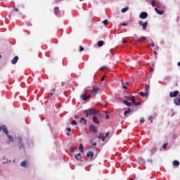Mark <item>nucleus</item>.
<instances>
[{
  "mask_svg": "<svg viewBox=\"0 0 180 180\" xmlns=\"http://www.w3.org/2000/svg\"><path fill=\"white\" fill-rule=\"evenodd\" d=\"M105 67L103 66V67H101V68H100V70H101V71H102V70H105Z\"/></svg>",
  "mask_w": 180,
  "mask_h": 180,
  "instance_id": "46",
  "label": "nucleus"
},
{
  "mask_svg": "<svg viewBox=\"0 0 180 180\" xmlns=\"http://www.w3.org/2000/svg\"><path fill=\"white\" fill-rule=\"evenodd\" d=\"M154 54H155L157 56V51H154Z\"/></svg>",
  "mask_w": 180,
  "mask_h": 180,
  "instance_id": "55",
  "label": "nucleus"
},
{
  "mask_svg": "<svg viewBox=\"0 0 180 180\" xmlns=\"http://www.w3.org/2000/svg\"><path fill=\"white\" fill-rule=\"evenodd\" d=\"M99 92V87L97 86H93V91H92V95L93 96H96V94Z\"/></svg>",
  "mask_w": 180,
  "mask_h": 180,
  "instance_id": "6",
  "label": "nucleus"
},
{
  "mask_svg": "<svg viewBox=\"0 0 180 180\" xmlns=\"http://www.w3.org/2000/svg\"><path fill=\"white\" fill-rule=\"evenodd\" d=\"M109 134H110V133H109V132H107V133L105 134V138L109 137Z\"/></svg>",
  "mask_w": 180,
  "mask_h": 180,
  "instance_id": "43",
  "label": "nucleus"
},
{
  "mask_svg": "<svg viewBox=\"0 0 180 180\" xmlns=\"http://www.w3.org/2000/svg\"><path fill=\"white\" fill-rule=\"evenodd\" d=\"M54 13L55 15H60V8L58 7L54 8Z\"/></svg>",
  "mask_w": 180,
  "mask_h": 180,
  "instance_id": "20",
  "label": "nucleus"
},
{
  "mask_svg": "<svg viewBox=\"0 0 180 180\" xmlns=\"http://www.w3.org/2000/svg\"><path fill=\"white\" fill-rule=\"evenodd\" d=\"M148 17V13H147V12H142L139 15V18L141 19H147Z\"/></svg>",
  "mask_w": 180,
  "mask_h": 180,
  "instance_id": "8",
  "label": "nucleus"
},
{
  "mask_svg": "<svg viewBox=\"0 0 180 180\" xmlns=\"http://www.w3.org/2000/svg\"><path fill=\"white\" fill-rule=\"evenodd\" d=\"M131 102H132V103H133L134 105L136 104V98L134 97V96H132L131 97Z\"/></svg>",
  "mask_w": 180,
  "mask_h": 180,
  "instance_id": "28",
  "label": "nucleus"
},
{
  "mask_svg": "<svg viewBox=\"0 0 180 180\" xmlns=\"http://www.w3.org/2000/svg\"><path fill=\"white\" fill-rule=\"evenodd\" d=\"M18 142H19V148L22 149V148H25V146H23V144H22V139L19 138L18 139Z\"/></svg>",
  "mask_w": 180,
  "mask_h": 180,
  "instance_id": "15",
  "label": "nucleus"
},
{
  "mask_svg": "<svg viewBox=\"0 0 180 180\" xmlns=\"http://www.w3.org/2000/svg\"><path fill=\"white\" fill-rule=\"evenodd\" d=\"M105 119H107L108 120H109V119H110V117L109 116V115H107L105 116Z\"/></svg>",
  "mask_w": 180,
  "mask_h": 180,
  "instance_id": "42",
  "label": "nucleus"
},
{
  "mask_svg": "<svg viewBox=\"0 0 180 180\" xmlns=\"http://www.w3.org/2000/svg\"><path fill=\"white\" fill-rule=\"evenodd\" d=\"M80 98L82 99V101H86L88 99V97L86 96V92H85L84 94L81 95Z\"/></svg>",
  "mask_w": 180,
  "mask_h": 180,
  "instance_id": "14",
  "label": "nucleus"
},
{
  "mask_svg": "<svg viewBox=\"0 0 180 180\" xmlns=\"http://www.w3.org/2000/svg\"><path fill=\"white\" fill-rule=\"evenodd\" d=\"M101 81H105V77H103L101 78Z\"/></svg>",
  "mask_w": 180,
  "mask_h": 180,
  "instance_id": "51",
  "label": "nucleus"
},
{
  "mask_svg": "<svg viewBox=\"0 0 180 180\" xmlns=\"http://www.w3.org/2000/svg\"><path fill=\"white\" fill-rule=\"evenodd\" d=\"M150 46H151L152 47H154V44H150V45L148 46V47H150Z\"/></svg>",
  "mask_w": 180,
  "mask_h": 180,
  "instance_id": "50",
  "label": "nucleus"
},
{
  "mask_svg": "<svg viewBox=\"0 0 180 180\" xmlns=\"http://www.w3.org/2000/svg\"><path fill=\"white\" fill-rule=\"evenodd\" d=\"M122 43H123L124 44H126V43H127V41L123 39V40H122Z\"/></svg>",
  "mask_w": 180,
  "mask_h": 180,
  "instance_id": "45",
  "label": "nucleus"
},
{
  "mask_svg": "<svg viewBox=\"0 0 180 180\" xmlns=\"http://www.w3.org/2000/svg\"><path fill=\"white\" fill-rule=\"evenodd\" d=\"M121 82L123 89H127V86H129V82H127L126 84H123V80H122Z\"/></svg>",
  "mask_w": 180,
  "mask_h": 180,
  "instance_id": "19",
  "label": "nucleus"
},
{
  "mask_svg": "<svg viewBox=\"0 0 180 180\" xmlns=\"http://www.w3.org/2000/svg\"><path fill=\"white\" fill-rule=\"evenodd\" d=\"M91 95H88L87 96V99H89V98H91Z\"/></svg>",
  "mask_w": 180,
  "mask_h": 180,
  "instance_id": "52",
  "label": "nucleus"
},
{
  "mask_svg": "<svg viewBox=\"0 0 180 180\" xmlns=\"http://www.w3.org/2000/svg\"><path fill=\"white\" fill-rule=\"evenodd\" d=\"M86 156L89 158L90 157L91 160H92V158H94V152L88 151L86 153Z\"/></svg>",
  "mask_w": 180,
  "mask_h": 180,
  "instance_id": "12",
  "label": "nucleus"
},
{
  "mask_svg": "<svg viewBox=\"0 0 180 180\" xmlns=\"http://www.w3.org/2000/svg\"><path fill=\"white\" fill-rule=\"evenodd\" d=\"M103 41H99L98 42V47H102V46H103Z\"/></svg>",
  "mask_w": 180,
  "mask_h": 180,
  "instance_id": "31",
  "label": "nucleus"
},
{
  "mask_svg": "<svg viewBox=\"0 0 180 180\" xmlns=\"http://www.w3.org/2000/svg\"><path fill=\"white\" fill-rule=\"evenodd\" d=\"M85 49H84V47H82V46H79V51H84Z\"/></svg>",
  "mask_w": 180,
  "mask_h": 180,
  "instance_id": "37",
  "label": "nucleus"
},
{
  "mask_svg": "<svg viewBox=\"0 0 180 180\" xmlns=\"http://www.w3.org/2000/svg\"><path fill=\"white\" fill-rule=\"evenodd\" d=\"M89 131L91 133H98V127H96L95 124H91L89 127Z\"/></svg>",
  "mask_w": 180,
  "mask_h": 180,
  "instance_id": "4",
  "label": "nucleus"
},
{
  "mask_svg": "<svg viewBox=\"0 0 180 180\" xmlns=\"http://www.w3.org/2000/svg\"><path fill=\"white\" fill-rule=\"evenodd\" d=\"M2 56L0 55V58H1Z\"/></svg>",
  "mask_w": 180,
  "mask_h": 180,
  "instance_id": "58",
  "label": "nucleus"
},
{
  "mask_svg": "<svg viewBox=\"0 0 180 180\" xmlns=\"http://www.w3.org/2000/svg\"><path fill=\"white\" fill-rule=\"evenodd\" d=\"M66 130H67L68 131H71V128H66Z\"/></svg>",
  "mask_w": 180,
  "mask_h": 180,
  "instance_id": "49",
  "label": "nucleus"
},
{
  "mask_svg": "<svg viewBox=\"0 0 180 180\" xmlns=\"http://www.w3.org/2000/svg\"><path fill=\"white\" fill-rule=\"evenodd\" d=\"M141 40H143V41H146V40H147V37H141V38H137L136 39V41H139V42H140V41H141Z\"/></svg>",
  "mask_w": 180,
  "mask_h": 180,
  "instance_id": "18",
  "label": "nucleus"
},
{
  "mask_svg": "<svg viewBox=\"0 0 180 180\" xmlns=\"http://www.w3.org/2000/svg\"><path fill=\"white\" fill-rule=\"evenodd\" d=\"M173 165H174V167H178V165H179V161L174 160L173 161Z\"/></svg>",
  "mask_w": 180,
  "mask_h": 180,
  "instance_id": "26",
  "label": "nucleus"
},
{
  "mask_svg": "<svg viewBox=\"0 0 180 180\" xmlns=\"http://www.w3.org/2000/svg\"><path fill=\"white\" fill-rule=\"evenodd\" d=\"M167 146H168V143H164L162 146V148H165V150H167Z\"/></svg>",
  "mask_w": 180,
  "mask_h": 180,
  "instance_id": "34",
  "label": "nucleus"
},
{
  "mask_svg": "<svg viewBox=\"0 0 180 180\" xmlns=\"http://www.w3.org/2000/svg\"><path fill=\"white\" fill-rule=\"evenodd\" d=\"M178 67H180V61L177 63Z\"/></svg>",
  "mask_w": 180,
  "mask_h": 180,
  "instance_id": "53",
  "label": "nucleus"
},
{
  "mask_svg": "<svg viewBox=\"0 0 180 180\" xmlns=\"http://www.w3.org/2000/svg\"><path fill=\"white\" fill-rule=\"evenodd\" d=\"M3 127H4V126H2V127L0 126V131H2V130H4V128H3Z\"/></svg>",
  "mask_w": 180,
  "mask_h": 180,
  "instance_id": "47",
  "label": "nucleus"
},
{
  "mask_svg": "<svg viewBox=\"0 0 180 180\" xmlns=\"http://www.w3.org/2000/svg\"><path fill=\"white\" fill-rule=\"evenodd\" d=\"M139 95L141 96H142V97H145V98H147V96H148V93L147 92H143V91H141L140 93H139Z\"/></svg>",
  "mask_w": 180,
  "mask_h": 180,
  "instance_id": "17",
  "label": "nucleus"
},
{
  "mask_svg": "<svg viewBox=\"0 0 180 180\" xmlns=\"http://www.w3.org/2000/svg\"><path fill=\"white\" fill-rule=\"evenodd\" d=\"M140 123H144V117H141Z\"/></svg>",
  "mask_w": 180,
  "mask_h": 180,
  "instance_id": "39",
  "label": "nucleus"
},
{
  "mask_svg": "<svg viewBox=\"0 0 180 180\" xmlns=\"http://www.w3.org/2000/svg\"><path fill=\"white\" fill-rule=\"evenodd\" d=\"M84 113L86 115V117H89V115L95 116L96 115L98 117H102V115L101 114L99 110H98L96 109H94V108H89V109H87V110H84Z\"/></svg>",
  "mask_w": 180,
  "mask_h": 180,
  "instance_id": "1",
  "label": "nucleus"
},
{
  "mask_svg": "<svg viewBox=\"0 0 180 180\" xmlns=\"http://www.w3.org/2000/svg\"><path fill=\"white\" fill-rule=\"evenodd\" d=\"M80 123H83V124H84V126H86V124H88V120H85V118H84V117H81Z\"/></svg>",
  "mask_w": 180,
  "mask_h": 180,
  "instance_id": "11",
  "label": "nucleus"
},
{
  "mask_svg": "<svg viewBox=\"0 0 180 180\" xmlns=\"http://www.w3.org/2000/svg\"><path fill=\"white\" fill-rule=\"evenodd\" d=\"M26 164H27V162L26 160L22 161V162H21V167H24L26 168V167H27V166L26 165Z\"/></svg>",
  "mask_w": 180,
  "mask_h": 180,
  "instance_id": "27",
  "label": "nucleus"
},
{
  "mask_svg": "<svg viewBox=\"0 0 180 180\" xmlns=\"http://www.w3.org/2000/svg\"><path fill=\"white\" fill-rule=\"evenodd\" d=\"M99 117L97 115H94L93 117V122L95 123V124H99Z\"/></svg>",
  "mask_w": 180,
  "mask_h": 180,
  "instance_id": "9",
  "label": "nucleus"
},
{
  "mask_svg": "<svg viewBox=\"0 0 180 180\" xmlns=\"http://www.w3.org/2000/svg\"><path fill=\"white\" fill-rule=\"evenodd\" d=\"M3 131L5 133V134H6V136H8V141L13 142V137L9 135V131H8V129H6V126L3 125Z\"/></svg>",
  "mask_w": 180,
  "mask_h": 180,
  "instance_id": "3",
  "label": "nucleus"
},
{
  "mask_svg": "<svg viewBox=\"0 0 180 180\" xmlns=\"http://www.w3.org/2000/svg\"><path fill=\"white\" fill-rule=\"evenodd\" d=\"M103 136V135L102 134V133H99V135L97 137L98 139H102Z\"/></svg>",
  "mask_w": 180,
  "mask_h": 180,
  "instance_id": "38",
  "label": "nucleus"
},
{
  "mask_svg": "<svg viewBox=\"0 0 180 180\" xmlns=\"http://www.w3.org/2000/svg\"><path fill=\"white\" fill-rule=\"evenodd\" d=\"M56 94V89H52L50 91V96H53Z\"/></svg>",
  "mask_w": 180,
  "mask_h": 180,
  "instance_id": "24",
  "label": "nucleus"
},
{
  "mask_svg": "<svg viewBox=\"0 0 180 180\" xmlns=\"http://www.w3.org/2000/svg\"><path fill=\"white\" fill-rule=\"evenodd\" d=\"M179 94V91L178 90H176L174 91H172L169 93L170 98H176V96H178V94Z\"/></svg>",
  "mask_w": 180,
  "mask_h": 180,
  "instance_id": "7",
  "label": "nucleus"
},
{
  "mask_svg": "<svg viewBox=\"0 0 180 180\" xmlns=\"http://www.w3.org/2000/svg\"><path fill=\"white\" fill-rule=\"evenodd\" d=\"M75 119H79V117L78 115H75Z\"/></svg>",
  "mask_w": 180,
  "mask_h": 180,
  "instance_id": "48",
  "label": "nucleus"
},
{
  "mask_svg": "<svg viewBox=\"0 0 180 180\" xmlns=\"http://www.w3.org/2000/svg\"><path fill=\"white\" fill-rule=\"evenodd\" d=\"M66 134H67V136H70V133H67Z\"/></svg>",
  "mask_w": 180,
  "mask_h": 180,
  "instance_id": "56",
  "label": "nucleus"
},
{
  "mask_svg": "<svg viewBox=\"0 0 180 180\" xmlns=\"http://www.w3.org/2000/svg\"><path fill=\"white\" fill-rule=\"evenodd\" d=\"M135 106H139V105H141V103L140 101L135 103Z\"/></svg>",
  "mask_w": 180,
  "mask_h": 180,
  "instance_id": "41",
  "label": "nucleus"
},
{
  "mask_svg": "<svg viewBox=\"0 0 180 180\" xmlns=\"http://www.w3.org/2000/svg\"><path fill=\"white\" fill-rule=\"evenodd\" d=\"M155 12L158 13V15H164V11L158 10L157 8H155Z\"/></svg>",
  "mask_w": 180,
  "mask_h": 180,
  "instance_id": "16",
  "label": "nucleus"
},
{
  "mask_svg": "<svg viewBox=\"0 0 180 180\" xmlns=\"http://www.w3.org/2000/svg\"><path fill=\"white\" fill-rule=\"evenodd\" d=\"M92 145L95 146H96V143L94 142V143H92Z\"/></svg>",
  "mask_w": 180,
  "mask_h": 180,
  "instance_id": "54",
  "label": "nucleus"
},
{
  "mask_svg": "<svg viewBox=\"0 0 180 180\" xmlns=\"http://www.w3.org/2000/svg\"><path fill=\"white\" fill-rule=\"evenodd\" d=\"M121 25H122V26H127V23H126V22H124V23H122Z\"/></svg>",
  "mask_w": 180,
  "mask_h": 180,
  "instance_id": "44",
  "label": "nucleus"
},
{
  "mask_svg": "<svg viewBox=\"0 0 180 180\" xmlns=\"http://www.w3.org/2000/svg\"><path fill=\"white\" fill-rule=\"evenodd\" d=\"M123 103H124V105H126L127 106H131V103H129V101L124 100Z\"/></svg>",
  "mask_w": 180,
  "mask_h": 180,
  "instance_id": "22",
  "label": "nucleus"
},
{
  "mask_svg": "<svg viewBox=\"0 0 180 180\" xmlns=\"http://www.w3.org/2000/svg\"><path fill=\"white\" fill-rule=\"evenodd\" d=\"M148 121L150 122V123H153V116H149Z\"/></svg>",
  "mask_w": 180,
  "mask_h": 180,
  "instance_id": "35",
  "label": "nucleus"
},
{
  "mask_svg": "<svg viewBox=\"0 0 180 180\" xmlns=\"http://www.w3.org/2000/svg\"><path fill=\"white\" fill-rule=\"evenodd\" d=\"M18 12H19V9H18V8H16V6H14L13 10L11 11V13L8 15V18L12 19V16L13 18H16V16H20L21 13H18Z\"/></svg>",
  "mask_w": 180,
  "mask_h": 180,
  "instance_id": "2",
  "label": "nucleus"
},
{
  "mask_svg": "<svg viewBox=\"0 0 180 180\" xmlns=\"http://www.w3.org/2000/svg\"><path fill=\"white\" fill-rule=\"evenodd\" d=\"M71 124H72V126H77V121L72 120V121L71 122Z\"/></svg>",
  "mask_w": 180,
  "mask_h": 180,
  "instance_id": "33",
  "label": "nucleus"
},
{
  "mask_svg": "<svg viewBox=\"0 0 180 180\" xmlns=\"http://www.w3.org/2000/svg\"><path fill=\"white\" fill-rule=\"evenodd\" d=\"M139 26H142L143 30H146V29H147V25H148V22L146 21L143 22V20H139Z\"/></svg>",
  "mask_w": 180,
  "mask_h": 180,
  "instance_id": "5",
  "label": "nucleus"
},
{
  "mask_svg": "<svg viewBox=\"0 0 180 180\" xmlns=\"http://www.w3.org/2000/svg\"><path fill=\"white\" fill-rule=\"evenodd\" d=\"M18 60H19V57L18 56H15L14 58L12 59L11 63L12 64H16V63H18Z\"/></svg>",
  "mask_w": 180,
  "mask_h": 180,
  "instance_id": "13",
  "label": "nucleus"
},
{
  "mask_svg": "<svg viewBox=\"0 0 180 180\" xmlns=\"http://www.w3.org/2000/svg\"><path fill=\"white\" fill-rule=\"evenodd\" d=\"M155 4H157V0H152L151 1L152 6H157Z\"/></svg>",
  "mask_w": 180,
  "mask_h": 180,
  "instance_id": "30",
  "label": "nucleus"
},
{
  "mask_svg": "<svg viewBox=\"0 0 180 180\" xmlns=\"http://www.w3.org/2000/svg\"><path fill=\"white\" fill-rule=\"evenodd\" d=\"M75 157L77 161H82V156L81 155V153H77Z\"/></svg>",
  "mask_w": 180,
  "mask_h": 180,
  "instance_id": "10",
  "label": "nucleus"
},
{
  "mask_svg": "<svg viewBox=\"0 0 180 180\" xmlns=\"http://www.w3.org/2000/svg\"><path fill=\"white\" fill-rule=\"evenodd\" d=\"M129 180H134V179H130Z\"/></svg>",
  "mask_w": 180,
  "mask_h": 180,
  "instance_id": "57",
  "label": "nucleus"
},
{
  "mask_svg": "<svg viewBox=\"0 0 180 180\" xmlns=\"http://www.w3.org/2000/svg\"><path fill=\"white\" fill-rule=\"evenodd\" d=\"M77 150V148H71L70 149V153H74V150Z\"/></svg>",
  "mask_w": 180,
  "mask_h": 180,
  "instance_id": "36",
  "label": "nucleus"
},
{
  "mask_svg": "<svg viewBox=\"0 0 180 180\" xmlns=\"http://www.w3.org/2000/svg\"><path fill=\"white\" fill-rule=\"evenodd\" d=\"M131 112V110H130V108H128L127 110L124 111V115L127 116V115H129V113H130Z\"/></svg>",
  "mask_w": 180,
  "mask_h": 180,
  "instance_id": "21",
  "label": "nucleus"
},
{
  "mask_svg": "<svg viewBox=\"0 0 180 180\" xmlns=\"http://www.w3.org/2000/svg\"><path fill=\"white\" fill-rule=\"evenodd\" d=\"M150 91V85L147 84L146 87L145 89V92H147L148 95V92Z\"/></svg>",
  "mask_w": 180,
  "mask_h": 180,
  "instance_id": "29",
  "label": "nucleus"
},
{
  "mask_svg": "<svg viewBox=\"0 0 180 180\" xmlns=\"http://www.w3.org/2000/svg\"><path fill=\"white\" fill-rule=\"evenodd\" d=\"M79 150L80 153H83L84 152V146L82 144L79 145Z\"/></svg>",
  "mask_w": 180,
  "mask_h": 180,
  "instance_id": "25",
  "label": "nucleus"
},
{
  "mask_svg": "<svg viewBox=\"0 0 180 180\" xmlns=\"http://www.w3.org/2000/svg\"><path fill=\"white\" fill-rule=\"evenodd\" d=\"M103 25H105V26H106L107 25L109 24V21L108 20H104L103 21Z\"/></svg>",
  "mask_w": 180,
  "mask_h": 180,
  "instance_id": "32",
  "label": "nucleus"
},
{
  "mask_svg": "<svg viewBox=\"0 0 180 180\" xmlns=\"http://www.w3.org/2000/svg\"><path fill=\"white\" fill-rule=\"evenodd\" d=\"M105 140H106V136H103L101 137V141H105Z\"/></svg>",
  "mask_w": 180,
  "mask_h": 180,
  "instance_id": "40",
  "label": "nucleus"
},
{
  "mask_svg": "<svg viewBox=\"0 0 180 180\" xmlns=\"http://www.w3.org/2000/svg\"><path fill=\"white\" fill-rule=\"evenodd\" d=\"M127 11H129V7H125V8H122V9L121 10V12H122V13H126V12H127Z\"/></svg>",
  "mask_w": 180,
  "mask_h": 180,
  "instance_id": "23",
  "label": "nucleus"
}]
</instances>
